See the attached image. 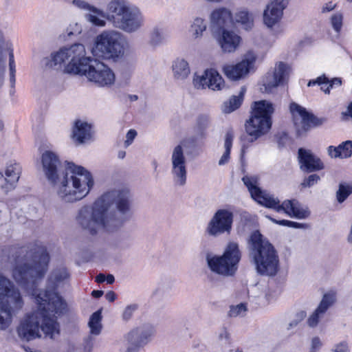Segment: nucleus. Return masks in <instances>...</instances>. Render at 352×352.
<instances>
[{
    "mask_svg": "<svg viewBox=\"0 0 352 352\" xmlns=\"http://www.w3.org/2000/svg\"><path fill=\"white\" fill-rule=\"evenodd\" d=\"M210 122V118L206 115H201L197 119V124L201 129H205Z\"/></svg>",
    "mask_w": 352,
    "mask_h": 352,
    "instance_id": "nucleus-49",
    "label": "nucleus"
},
{
    "mask_svg": "<svg viewBox=\"0 0 352 352\" xmlns=\"http://www.w3.org/2000/svg\"><path fill=\"white\" fill-rule=\"evenodd\" d=\"M69 278V274L65 267H60L54 270L50 274L48 279V285L45 289L42 291H50L56 292V289L63 284Z\"/></svg>",
    "mask_w": 352,
    "mask_h": 352,
    "instance_id": "nucleus-28",
    "label": "nucleus"
},
{
    "mask_svg": "<svg viewBox=\"0 0 352 352\" xmlns=\"http://www.w3.org/2000/svg\"><path fill=\"white\" fill-rule=\"evenodd\" d=\"M137 135V132L134 129H130L126 135V140L124 141V146L128 147L133 142Z\"/></svg>",
    "mask_w": 352,
    "mask_h": 352,
    "instance_id": "nucleus-48",
    "label": "nucleus"
},
{
    "mask_svg": "<svg viewBox=\"0 0 352 352\" xmlns=\"http://www.w3.org/2000/svg\"><path fill=\"white\" fill-rule=\"evenodd\" d=\"M245 92V89L242 87L239 96H234L228 102L223 103L222 111L226 113H230L238 109L242 103L243 96Z\"/></svg>",
    "mask_w": 352,
    "mask_h": 352,
    "instance_id": "nucleus-32",
    "label": "nucleus"
},
{
    "mask_svg": "<svg viewBox=\"0 0 352 352\" xmlns=\"http://www.w3.org/2000/svg\"><path fill=\"white\" fill-rule=\"evenodd\" d=\"M24 300L19 287L0 272V331L11 325L13 316L23 308Z\"/></svg>",
    "mask_w": 352,
    "mask_h": 352,
    "instance_id": "nucleus-8",
    "label": "nucleus"
},
{
    "mask_svg": "<svg viewBox=\"0 0 352 352\" xmlns=\"http://www.w3.org/2000/svg\"><path fill=\"white\" fill-rule=\"evenodd\" d=\"M51 184L58 199L73 204L84 199L94 185L91 173L85 168L68 163L64 171Z\"/></svg>",
    "mask_w": 352,
    "mask_h": 352,
    "instance_id": "nucleus-4",
    "label": "nucleus"
},
{
    "mask_svg": "<svg viewBox=\"0 0 352 352\" xmlns=\"http://www.w3.org/2000/svg\"><path fill=\"white\" fill-rule=\"evenodd\" d=\"M126 44L123 34L117 30H107L96 39L91 52L104 59H116L124 55Z\"/></svg>",
    "mask_w": 352,
    "mask_h": 352,
    "instance_id": "nucleus-12",
    "label": "nucleus"
},
{
    "mask_svg": "<svg viewBox=\"0 0 352 352\" xmlns=\"http://www.w3.org/2000/svg\"><path fill=\"white\" fill-rule=\"evenodd\" d=\"M312 346L314 348L319 347L321 346V342L319 338L316 337L312 340Z\"/></svg>",
    "mask_w": 352,
    "mask_h": 352,
    "instance_id": "nucleus-59",
    "label": "nucleus"
},
{
    "mask_svg": "<svg viewBox=\"0 0 352 352\" xmlns=\"http://www.w3.org/2000/svg\"><path fill=\"white\" fill-rule=\"evenodd\" d=\"M105 280H106V276L104 274H99L96 277V281L98 283H100L104 282Z\"/></svg>",
    "mask_w": 352,
    "mask_h": 352,
    "instance_id": "nucleus-61",
    "label": "nucleus"
},
{
    "mask_svg": "<svg viewBox=\"0 0 352 352\" xmlns=\"http://www.w3.org/2000/svg\"><path fill=\"white\" fill-rule=\"evenodd\" d=\"M351 193L352 182H341L336 192V199L339 203H342Z\"/></svg>",
    "mask_w": 352,
    "mask_h": 352,
    "instance_id": "nucleus-35",
    "label": "nucleus"
},
{
    "mask_svg": "<svg viewBox=\"0 0 352 352\" xmlns=\"http://www.w3.org/2000/svg\"><path fill=\"white\" fill-rule=\"evenodd\" d=\"M3 43H4L3 35L2 32L0 30V57H3V53H2Z\"/></svg>",
    "mask_w": 352,
    "mask_h": 352,
    "instance_id": "nucleus-60",
    "label": "nucleus"
},
{
    "mask_svg": "<svg viewBox=\"0 0 352 352\" xmlns=\"http://www.w3.org/2000/svg\"><path fill=\"white\" fill-rule=\"evenodd\" d=\"M250 258L256 272L261 276H274L279 270V257L272 243L255 231L248 241Z\"/></svg>",
    "mask_w": 352,
    "mask_h": 352,
    "instance_id": "nucleus-7",
    "label": "nucleus"
},
{
    "mask_svg": "<svg viewBox=\"0 0 352 352\" xmlns=\"http://www.w3.org/2000/svg\"><path fill=\"white\" fill-rule=\"evenodd\" d=\"M320 178L318 175H310L309 177L303 179V181L300 184V186L302 188H309L316 184L320 181Z\"/></svg>",
    "mask_w": 352,
    "mask_h": 352,
    "instance_id": "nucleus-45",
    "label": "nucleus"
},
{
    "mask_svg": "<svg viewBox=\"0 0 352 352\" xmlns=\"http://www.w3.org/2000/svg\"><path fill=\"white\" fill-rule=\"evenodd\" d=\"M290 72V67L288 65L280 62L275 68L273 74L268 73L263 80V86L266 91H272L273 88L287 81Z\"/></svg>",
    "mask_w": 352,
    "mask_h": 352,
    "instance_id": "nucleus-21",
    "label": "nucleus"
},
{
    "mask_svg": "<svg viewBox=\"0 0 352 352\" xmlns=\"http://www.w3.org/2000/svg\"><path fill=\"white\" fill-rule=\"evenodd\" d=\"M21 167L19 164L15 162H10L6 166L3 172L0 171V175L4 178L5 184L1 188L6 192L14 189L20 178Z\"/></svg>",
    "mask_w": 352,
    "mask_h": 352,
    "instance_id": "nucleus-24",
    "label": "nucleus"
},
{
    "mask_svg": "<svg viewBox=\"0 0 352 352\" xmlns=\"http://www.w3.org/2000/svg\"><path fill=\"white\" fill-rule=\"evenodd\" d=\"M101 311H97L94 313L89 320V327L91 334L98 335L101 331Z\"/></svg>",
    "mask_w": 352,
    "mask_h": 352,
    "instance_id": "nucleus-36",
    "label": "nucleus"
},
{
    "mask_svg": "<svg viewBox=\"0 0 352 352\" xmlns=\"http://www.w3.org/2000/svg\"><path fill=\"white\" fill-rule=\"evenodd\" d=\"M290 111L294 116L295 124L297 125L298 118H300L302 129L307 131L311 125L318 124V119L299 104L293 102L290 104Z\"/></svg>",
    "mask_w": 352,
    "mask_h": 352,
    "instance_id": "nucleus-25",
    "label": "nucleus"
},
{
    "mask_svg": "<svg viewBox=\"0 0 352 352\" xmlns=\"http://www.w3.org/2000/svg\"><path fill=\"white\" fill-rule=\"evenodd\" d=\"M49 261V254L43 245L34 243L15 250L10 258L12 278L24 287H32L45 276Z\"/></svg>",
    "mask_w": 352,
    "mask_h": 352,
    "instance_id": "nucleus-3",
    "label": "nucleus"
},
{
    "mask_svg": "<svg viewBox=\"0 0 352 352\" xmlns=\"http://www.w3.org/2000/svg\"><path fill=\"white\" fill-rule=\"evenodd\" d=\"M336 298L334 294L328 293L323 296L322 300L316 308L318 311H320L322 314H325L327 310L335 302Z\"/></svg>",
    "mask_w": 352,
    "mask_h": 352,
    "instance_id": "nucleus-37",
    "label": "nucleus"
},
{
    "mask_svg": "<svg viewBox=\"0 0 352 352\" xmlns=\"http://www.w3.org/2000/svg\"><path fill=\"white\" fill-rule=\"evenodd\" d=\"M41 161L43 173L51 184L62 173L60 161L54 153L50 151L43 153Z\"/></svg>",
    "mask_w": 352,
    "mask_h": 352,
    "instance_id": "nucleus-22",
    "label": "nucleus"
},
{
    "mask_svg": "<svg viewBox=\"0 0 352 352\" xmlns=\"http://www.w3.org/2000/svg\"><path fill=\"white\" fill-rule=\"evenodd\" d=\"M72 6L87 12L86 21L91 25L103 28L109 20L112 25L126 33H134L142 28L144 23L140 9L127 0H110L107 4V13L85 0H73Z\"/></svg>",
    "mask_w": 352,
    "mask_h": 352,
    "instance_id": "nucleus-2",
    "label": "nucleus"
},
{
    "mask_svg": "<svg viewBox=\"0 0 352 352\" xmlns=\"http://www.w3.org/2000/svg\"><path fill=\"white\" fill-rule=\"evenodd\" d=\"M85 56L84 45L75 43L68 47L60 48L50 56L43 58L41 64L45 68L63 69L65 73L78 75Z\"/></svg>",
    "mask_w": 352,
    "mask_h": 352,
    "instance_id": "nucleus-9",
    "label": "nucleus"
},
{
    "mask_svg": "<svg viewBox=\"0 0 352 352\" xmlns=\"http://www.w3.org/2000/svg\"><path fill=\"white\" fill-rule=\"evenodd\" d=\"M256 60V54L253 51H248L239 63L225 66L224 74L232 80L243 78L254 69Z\"/></svg>",
    "mask_w": 352,
    "mask_h": 352,
    "instance_id": "nucleus-17",
    "label": "nucleus"
},
{
    "mask_svg": "<svg viewBox=\"0 0 352 352\" xmlns=\"http://www.w3.org/2000/svg\"><path fill=\"white\" fill-rule=\"evenodd\" d=\"M9 67H10V80L12 86L15 83V63L14 59L13 51L11 50L9 52Z\"/></svg>",
    "mask_w": 352,
    "mask_h": 352,
    "instance_id": "nucleus-43",
    "label": "nucleus"
},
{
    "mask_svg": "<svg viewBox=\"0 0 352 352\" xmlns=\"http://www.w3.org/2000/svg\"><path fill=\"white\" fill-rule=\"evenodd\" d=\"M305 316H306V313L305 311H300L299 313H298L297 314L298 318L296 320L292 321L289 323V328L297 326L298 324L305 318Z\"/></svg>",
    "mask_w": 352,
    "mask_h": 352,
    "instance_id": "nucleus-50",
    "label": "nucleus"
},
{
    "mask_svg": "<svg viewBox=\"0 0 352 352\" xmlns=\"http://www.w3.org/2000/svg\"><path fill=\"white\" fill-rule=\"evenodd\" d=\"M91 138V125L85 122L78 120L73 129V138L78 143H83Z\"/></svg>",
    "mask_w": 352,
    "mask_h": 352,
    "instance_id": "nucleus-30",
    "label": "nucleus"
},
{
    "mask_svg": "<svg viewBox=\"0 0 352 352\" xmlns=\"http://www.w3.org/2000/svg\"><path fill=\"white\" fill-rule=\"evenodd\" d=\"M105 280L107 282V283L112 284L115 281V278H114V276L112 274H108L106 276V280Z\"/></svg>",
    "mask_w": 352,
    "mask_h": 352,
    "instance_id": "nucleus-63",
    "label": "nucleus"
},
{
    "mask_svg": "<svg viewBox=\"0 0 352 352\" xmlns=\"http://www.w3.org/2000/svg\"><path fill=\"white\" fill-rule=\"evenodd\" d=\"M78 75L85 76L99 87H110L116 81L113 70L107 65L85 56Z\"/></svg>",
    "mask_w": 352,
    "mask_h": 352,
    "instance_id": "nucleus-13",
    "label": "nucleus"
},
{
    "mask_svg": "<svg viewBox=\"0 0 352 352\" xmlns=\"http://www.w3.org/2000/svg\"><path fill=\"white\" fill-rule=\"evenodd\" d=\"M341 147L340 152L342 158H348L352 155V142L346 140L339 145Z\"/></svg>",
    "mask_w": 352,
    "mask_h": 352,
    "instance_id": "nucleus-41",
    "label": "nucleus"
},
{
    "mask_svg": "<svg viewBox=\"0 0 352 352\" xmlns=\"http://www.w3.org/2000/svg\"><path fill=\"white\" fill-rule=\"evenodd\" d=\"M192 84L196 89L208 87L212 90H221L224 85L221 76L214 69H207L201 75L195 74Z\"/></svg>",
    "mask_w": 352,
    "mask_h": 352,
    "instance_id": "nucleus-19",
    "label": "nucleus"
},
{
    "mask_svg": "<svg viewBox=\"0 0 352 352\" xmlns=\"http://www.w3.org/2000/svg\"><path fill=\"white\" fill-rule=\"evenodd\" d=\"M137 306L135 305H128L124 310L122 314V318L124 320H129L131 316H133V314L136 310Z\"/></svg>",
    "mask_w": 352,
    "mask_h": 352,
    "instance_id": "nucleus-46",
    "label": "nucleus"
},
{
    "mask_svg": "<svg viewBox=\"0 0 352 352\" xmlns=\"http://www.w3.org/2000/svg\"><path fill=\"white\" fill-rule=\"evenodd\" d=\"M164 38L162 30L158 28H155L151 32L149 43L152 46H158L163 43Z\"/></svg>",
    "mask_w": 352,
    "mask_h": 352,
    "instance_id": "nucleus-38",
    "label": "nucleus"
},
{
    "mask_svg": "<svg viewBox=\"0 0 352 352\" xmlns=\"http://www.w3.org/2000/svg\"><path fill=\"white\" fill-rule=\"evenodd\" d=\"M5 58L4 57H0V87L3 84V76L5 72Z\"/></svg>",
    "mask_w": 352,
    "mask_h": 352,
    "instance_id": "nucleus-52",
    "label": "nucleus"
},
{
    "mask_svg": "<svg viewBox=\"0 0 352 352\" xmlns=\"http://www.w3.org/2000/svg\"><path fill=\"white\" fill-rule=\"evenodd\" d=\"M103 291L102 290H93L91 292V295L94 298H100L103 295Z\"/></svg>",
    "mask_w": 352,
    "mask_h": 352,
    "instance_id": "nucleus-62",
    "label": "nucleus"
},
{
    "mask_svg": "<svg viewBox=\"0 0 352 352\" xmlns=\"http://www.w3.org/2000/svg\"><path fill=\"white\" fill-rule=\"evenodd\" d=\"M241 258V252L238 243L230 241L221 256H206L209 269L214 273L223 276H234Z\"/></svg>",
    "mask_w": 352,
    "mask_h": 352,
    "instance_id": "nucleus-11",
    "label": "nucleus"
},
{
    "mask_svg": "<svg viewBox=\"0 0 352 352\" xmlns=\"http://www.w3.org/2000/svg\"><path fill=\"white\" fill-rule=\"evenodd\" d=\"M133 216V193L127 187H120L104 192L91 205L82 206L75 219L86 234L96 236L103 230L121 228Z\"/></svg>",
    "mask_w": 352,
    "mask_h": 352,
    "instance_id": "nucleus-1",
    "label": "nucleus"
},
{
    "mask_svg": "<svg viewBox=\"0 0 352 352\" xmlns=\"http://www.w3.org/2000/svg\"><path fill=\"white\" fill-rule=\"evenodd\" d=\"M212 27L215 30H224L233 23L231 11L226 8H219L214 10L210 16Z\"/></svg>",
    "mask_w": 352,
    "mask_h": 352,
    "instance_id": "nucleus-26",
    "label": "nucleus"
},
{
    "mask_svg": "<svg viewBox=\"0 0 352 352\" xmlns=\"http://www.w3.org/2000/svg\"><path fill=\"white\" fill-rule=\"evenodd\" d=\"M247 311L246 305L243 303H240L237 305L230 306L228 315L230 317L243 316Z\"/></svg>",
    "mask_w": 352,
    "mask_h": 352,
    "instance_id": "nucleus-40",
    "label": "nucleus"
},
{
    "mask_svg": "<svg viewBox=\"0 0 352 352\" xmlns=\"http://www.w3.org/2000/svg\"><path fill=\"white\" fill-rule=\"evenodd\" d=\"M233 21L240 25L243 29L250 30L254 26V16L246 10H240L235 14Z\"/></svg>",
    "mask_w": 352,
    "mask_h": 352,
    "instance_id": "nucleus-31",
    "label": "nucleus"
},
{
    "mask_svg": "<svg viewBox=\"0 0 352 352\" xmlns=\"http://www.w3.org/2000/svg\"><path fill=\"white\" fill-rule=\"evenodd\" d=\"M342 14L340 13H336L331 18V25L336 32H339L342 28Z\"/></svg>",
    "mask_w": 352,
    "mask_h": 352,
    "instance_id": "nucleus-44",
    "label": "nucleus"
},
{
    "mask_svg": "<svg viewBox=\"0 0 352 352\" xmlns=\"http://www.w3.org/2000/svg\"><path fill=\"white\" fill-rule=\"evenodd\" d=\"M274 108L270 102L260 100L254 103L250 118L245 122V131L253 142L267 134L272 126L271 116Z\"/></svg>",
    "mask_w": 352,
    "mask_h": 352,
    "instance_id": "nucleus-10",
    "label": "nucleus"
},
{
    "mask_svg": "<svg viewBox=\"0 0 352 352\" xmlns=\"http://www.w3.org/2000/svg\"><path fill=\"white\" fill-rule=\"evenodd\" d=\"M172 72L175 80L184 81L190 74L189 63L183 58H177L173 62Z\"/></svg>",
    "mask_w": 352,
    "mask_h": 352,
    "instance_id": "nucleus-29",
    "label": "nucleus"
},
{
    "mask_svg": "<svg viewBox=\"0 0 352 352\" xmlns=\"http://www.w3.org/2000/svg\"><path fill=\"white\" fill-rule=\"evenodd\" d=\"M170 173L175 185L184 186L187 181L186 159L182 144L175 146L170 156Z\"/></svg>",
    "mask_w": 352,
    "mask_h": 352,
    "instance_id": "nucleus-15",
    "label": "nucleus"
},
{
    "mask_svg": "<svg viewBox=\"0 0 352 352\" xmlns=\"http://www.w3.org/2000/svg\"><path fill=\"white\" fill-rule=\"evenodd\" d=\"M341 147L340 146H329L327 148V152L329 155L332 158H342V155L340 154V150Z\"/></svg>",
    "mask_w": 352,
    "mask_h": 352,
    "instance_id": "nucleus-47",
    "label": "nucleus"
},
{
    "mask_svg": "<svg viewBox=\"0 0 352 352\" xmlns=\"http://www.w3.org/2000/svg\"><path fill=\"white\" fill-rule=\"evenodd\" d=\"M206 28L207 23L204 19L199 17L195 18L190 25V30L192 38L195 39L201 38Z\"/></svg>",
    "mask_w": 352,
    "mask_h": 352,
    "instance_id": "nucleus-34",
    "label": "nucleus"
},
{
    "mask_svg": "<svg viewBox=\"0 0 352 352\" xmlns=\"http://www.w3.org/2000/svg\"><path fill=\"white\" fill-rule=\"evenodd\" d=\"M268 218L274 223L278 224L283 226L289 227V223H291V221L289 220H276L274 218L268 217Z\"/></svg>",
    "mask_w": 352,
    "mask_h": 352,
    "instance_id": "nucleus-55",
    "label": "nucleus"
},
{
    "mask_svg": "<svg viewBox=\"0 0 352 352\" xmlns=\"http://www.w3.org/2000/svg\"><path fill=\"white\" fill-rule=\"evenodd\" d=\"M154 333V327L150 324L132 329L125 336L127 341L126 352H138L151 340Z\"/></svg>",
    "mask_w": 352,
    "mask_h": 352,
    "instance_id": "nucleus-16",
    "label": "nucleus"
},
{
    "mask_svg": "<svg viewBox=\"0 0 352 352\" xmlns=\"http://www.w3.org/2000/svg\"><path fill=\"white\" fill-rule=\"evenodd\" d=\"M233 139H234L233 133L231 131H228L225 135V140H224L225 151L218 162L219 166H223L228 162L229 159H230V150L232 146Z\"/></svg>",
    "mask_w": 352,
    "mask_h": 352,
    "instance_id": "nucleus-33",
    "label": "nucleus"
},
{
    "mask_svg": "<svg viewBox=\"0 0 352 352\" xmlns=\"http://www.w3.org/2000/svg\"><path fill=\"white\" fill-rule=\"evenodd\" d=\"M242 181L250 193L251 197L260 205L274 209L278 212H284L291 217L305 219L310 212L306 207H302L298 201L285 200L281 204L277 197L262 190L258 187V177L256 175H245Z\"/></svg>",
    "mask_w": 352,
    "mask_h": 352,
    "instance_id": "nucleus-6",
    "label": "nucleus"
},
{
    "mask_svg": "<svg viewBox=\"0 0 352 352\" xmlns=\"http://www.w3.org/2000/svg\"><path fill=\"white\" fill-rule=\"evenodd\" d=\"M316 84L321 85V90L324 93L329 94L330 92L331 87L329 84V79L325 76H319L316 80H310L307 85L309 87Z\"/></svg>",
    "mask_w": 352,
    "mask_h": 352,
    "instance_id": "nucleus-39",
    "label": "nucleus"
},
{
    "mask_svg": "<svg viewBox=\"0 0 352 352\" xmlns=\"http://www.w3.org/2000/svg\"><path fill=\"white\" fill-rule=\"evenodd\" d=\"M33 295L37 305L39 329L46 338L54 340L60 332L57 318L67 312V304L58 293L49 290L39 291Z\"/></svg>",
    "mask_w": 352,
    "mask_h": 352,
    "instance_id": "nucleus-5",
    "label": "nucleus"
},
{
    "mask_svg": "<svg viewBox=\"0 0 352 352\" xmlns=\"http://www.w3.org/2000/svg\"><path fill=\"white\" fill-rule=\"evenodd\" d=\"M233 221L234 213L230 209H219L208 221L205 232L208 236L214 237L223 234H230Z\"/></svg>",
    "mask_w": 352,
    "mask_h": 352,
    "instance_id": "nucleus-14",
    "label": "nucleus"
},
{
    "mask_svg": "<svg viewBox=\"0 0 352 352\" xmlns=\"http://www.w3.org/2000/svg\"><path fill=\"white\" fill-rule=\"evenodd\" d=\"M323 316L324 314L316 309V310L309 316L307 319V322L308 326L311 328L316 327L318 325L320 319Z\"/></svg>",
    "mask_w": 352,
    "mask_h": 352,
    "instance_id": "nucleus-42",
    "label": "nucleus"
},
{
    "mask_svg": "<svg viewBox=\"0 0 352 352\" xmlns=\"http://www.w3.org/2000/svg\"><path fill=\"white\" fill-rule=\"evenodd\" d=\"M298 160L300 169L305 173L320 170L324 167L319 157L314 155L310 150L303 148H300L298 151Z\"/></svg>",
    "mask_w": 352,
    "mask_h": 352,
    "instance_id": "nucleus-23",
    "label": "nucleus"
},
{
    "mask_svg": "<svg viewBox=\"0 0 352 352\" xmlns=\"http://www.w3.org/2000/svg\"><path fill=\"white\" fill-rule=\"evenodd\" d=\"M336 5L335 3H333L331 1L328 2L322 6V12L326 13L332 11L336 8Z\"/></svg>",
    "mask_w": 352,
    "mask_h": 352,
    "instance_id": "nucleus-54",
    "label": "nucleus"
},
{
    "mask_svg": "<svg viewBox=\"0 0 352 352\" xmlns=\"http://www.w3.org/2000/svg\"><path fill=\"white\" fill-rule=\"evenodd\" d=\"M39 324L36 311L27 314L17 328L19 337L25 341H30L40 338Z\"/></svg>",
    "mask_w": 352,
    "mask_h": 352,
    "instance_id": "nucleus-18",
    "label": "nucleus"
},
{
    "mask_svg": "<svg viewBox=\"0 0 352 352\" xmlns=\"http://www.w3.org/2000/svg\"><path fill=\"white\" fill-rule=\"evenodd\" d=\"M342 119L348 120L349 118L352 119V101L349 104L345 111L342 113Z\"/></svg>",
    "mask_w": 352,
    "mask_h": 352,
    "instance_id": "nucleus-53",
    "label": "nucleus"
},
{
    "mask_svg": "<svg viewBox=\"0 0 352 352\" xmlns=\"http://www.w3.org/2000/svg\"><path fill=\"white\" fill-rule=\"evenodd\" d=\"M347 241L349 243H352V227L351 228V231L348 236Z\"/></svg>",
    "mask_w": 352,
    "mask_h": 352,
    "instance_id": "nucleus-64",
    "label": "nucleus"
},
{
    "mask_svg": "<svg viewBox=\"0 0 352 352\" xmlns=\"http://www.w3.org/2000/svg\"><path fill=\"white\" fill-rule=\"evenodd\" d=\"M218 338L221 342L224 344L227 343L229 339L228 331L226 329H222L219 333Z\"/></svg>",
    "mask_w": 352,
    "mask_h": 352,
    "instance_id": "nucleus-51",
    "label": "nucleus"
},
{
    "mask_svg": "<svg viewBox=\"0 0 352 352\" xmlns=\"http://www.w3.org/2000/svg\"><path fill=\"white\" fill-rule=\"evenodd\" d=\"M105 298L109 301V302H113L116 298V295L115 294L114 292L113 291H109L108 292H107V294H105Z\"/></svg>",
    "mask_w": 352,
    "mask_h": 352,
    "instance_id": "nucleus-56",
    "label": "nucleus"
},
{
    "mask_svg": "<svg viewBox=\"0 0 352 352\" xmlns=\"http://www.w3.org/2000/svg\"><path fill=\"white\" fill-rule=\"evenodd\" d=\"M289 0H271L263 12V23L268 28H272L278 23L287 8Z\"/></svg>",
    "mask_w": 352,
    "mask_h": 352,
    "instance_id": "nucleus-20",
    "label": "nucleus"
},
{
    "mask_svg": "<svg viewBox=\"0 0 352 352\" xmlns=\"http://www.w3.org/2000/svg\"><path fill=\"white\" fill-rule=\"evenodd\" d=\"M329 84L331 88H333L334 86H340L342 84V81L340 78H335L331 80H329Z\"/></svg>",
    "mask_w": 352,
    "mask_h": 352,
    "instance_id": "nucleus-57",
    "label": "nucleus"
},
{
    "mask_svg": "<svg viewBox=\"0 0 352 352\" xmlns=\"http://www.w3.org/2000/svg\"><path fill=\"white\" fill-rule=\"evenodd\" d=\"M289 228H305L307 226L304 223H300L298 222H294L291 221V223H289Z\"/></svg>",
    "mask_w": 352,
    "mask_h": 352,
    "instance_id": "nucleus-58",
    "label": "nucleus"
},
{
    "mask_svg": "<svg viewBox=\"0 0 352 352\" xmlns=\"http://www.w3.org/2000/svg\"><path fill=\"white\" fill-rule=\"evenodd\" d=\"M222 50L224 52H234L239 47L241 37L232 31L223 30L219 40Z\"/></svg>",
    "mask_w": 352,
    "mask_h": 352,
    "instance_id": "nucleus-27",
    "label": "nucleus"
}]
</instances>
